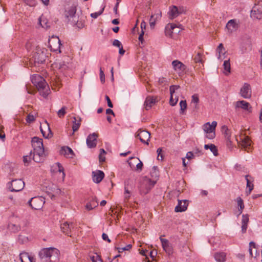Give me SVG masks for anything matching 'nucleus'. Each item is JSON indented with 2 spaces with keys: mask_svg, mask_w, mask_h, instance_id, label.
Returning a JSON list of instances; mask_svg holds the SVG:
<instances>
[{
  "mask_svg": "<svg viewBox=\"0 0 262 262\" xmlns=\"http://www.w3.org/2000/svg\"><path fill=\"white\" fill-rule=\"evenodd\" d=\"M24 186L25 183L21 179H15L9 183V188L12 192H18L21 191Z\"/></svg>",
  "mask_w": 262,
  "mask_h": 262,
  "instance_id": "6",
  "label": "nucleus"
},
{
  "mask_svg": "<svg viewBox=\"0 0 262 262\" xmlns=\"http://www.w3.org/2000/svg\"><path fill=\"white\" fill-rule=\"evenodd\" d=\"M38 255L42 262H58L59 251L55 248H43L39 251Z\"/></svg>",
  "mask_w": 262,
  "mask_h": 262,
  "instance_id": "2",
  "label": "nucleus"
},
{
  "mask_svg": "<svg viewBox=\"0 0 262 262\" xmlns=\"http://www.w3.org/2000/svg\"><path fill=\"white\" fill-rule=\"evenodd\" d=\"M21 262H34L33 257L27 252L21 253L19 255Z\"/></svg>",
  "mask_w": 262,
  "mask_h": 262,
  "instance_id": "26",
  "label": "nucleus"
},
{
  "mask_svg": "<svg viewBox=\"0 0 262 262\" xmlns=\"http://www.w3.org/2000/svg\"><path fill=\"white\" fill-rule=\"evenodd\" d=\"M179 88H180V86L179 85H171L170 86V88H169V91H170V95H173V93H174L175 91L176 90H178Z\"/></svg>",
  "mask_w": 262,
  "mask_h": 262,
  "instance_id": "49",
  "label": "nucleus"
},
{
  "mask_svg": "<svg viewBox=\"0 0 262 262\" xmlns=\"http://www.w3.org/2000/svg\"><path fill=\"white\" fill-rule=\"evenodd\" d=\"M240 93L241 96L244 98H250L251 96V89L250 84L245 83L241 89Z\"/></svg>",
  "mask_w": 262,
  "mask_h": 262,
  "instance_id": "11",
  "label": "nucleus"
},
{
  "mask_svg": "<svg viewBox=\"0 0 262 262\" xmlns=\"http://www.w3.org/2000/svg\"><path fill=\"white\" fill-rule=\"evenodd\" d=\"M135 137L138 138L142 143L148 145L150 134L147 130L139 129L136 133Z\"/></svg>",
  "mask_w": 262,
  "mask_h": 262,
  "instance_id": "7",
  "label": "nucleus"
},
{
  "mask_svg": "<svg viewBox=\"0 0 262 262\" xmlns=\"http://www.w3.org/2000/svg\"><path fill=\"white\" fill-rule=\"evenodd\" d=\"M97 137L98 135L95 133L90 134L88 136L86 139V144L89 148H94L96 146Z\"/></svg>",
  "mask_w": 262,
  "mask_h": 262,
  "instance_id": "10",
  "label": "nucleus"
},
{
  "mask_svg": "<svg viewBox=\"0 0 262 262\" xmlns=\"http://www.w3.org/2000/svg\"><path fill=\"white\" fill-rule=\"evenodd\" d=\"M49 47L51 48V50L55 52H58L60 53V40L58 37L55 38V40H49Z\"/></svg>",
  "mask_w": 262,
  "mask_h": 262,
  "instance_id": "12",
  "label": "nucleus"
},
{
  "mask_svg": "<svg viewBox=\"0 0 262 262\" xmlns=\"http://www.w3.org/2000/svg\"><path fill=\"white\" fill-rule=\"evenodd\" d=\"M156 183V180H151L150 179L147 178L146 177L144 178L143 180L142 185H145L146 192L145 193H147L151 188L155 185Z\"/></svg>",
  "mask_w": 262,
  "mask_h": 262,
  "instance_id": "19",
  "label": "nucleus"
},
{
  "mask_svg": "<svg viewBox=\"0 0 262 262\" xmlns=\"http://www.w3.org/2000/svg\"><path fill=\"white\" fill-rule=\"evenodd\" d=\"M26 121L28 122V123H31L33 121H34L35 120V118L34 117V116L31 114H29L28 115V116H27V118H26Z\"/></svg>",
  "mask_w": 262,
  "mask_h": 262,
  "instance_id": "53",
  "label": "nucleus"
},
{
  "mask_svg": "<svg viewBox=\"0 0 262 262\" xmlns=\"http://www.w3.org/2000/svg\"><path fill=\"white\" fill-rule=\"evenodd\" d=\"M178 101V98H176L174 99L173 98V95H170L169 103L171 106H174Z\"/></svg>",
  "mask_w": 262,
  "mask_h": 262,
  "instance_id": "52",
  "label": "nucleus"
},
{
  "mask_svg": "<svg viewBox=\"0 0 262 262\" xmlns=\"http://www.w3.org/2000/svg\"><path fill=\"white\" fill-rule=\"evenodd\" d=\"M98 205V202L96 197H92L86 203L85 208L88 210H91Z\"/></svg>",
  "mask_w": 262,
  "mask_h": 262,
  "instance_id": "21",
  "label": "nucleus"
},
{
  "mask_svg": "<svg viewBox=\"0 0 262 262\" xmlns=\"http://www.w3.org/2000/svg\"><path fill=\"white\" fill-rule=\"evenodd\" d=\"M248 175L245 176V179L247 182V188H248V189H249V191L251 192L253 189L254 185L252 183L250 182V180L248 179Z\"/></svg>",
  "mask_w": 262,
  "mask_h": 262,
  "instance_id": "45",
  "label": "nucleus"
},
{
  "mask_svg": "<svg viewBox=\"0 0 262 262\" xmlns=\"http://www.w3.org/2000/svg\"><path fill=\"white\" fill-rule=\"evenodd\" d=\"M226 28L231 33L237 29V24L234 19H231L227 23Z\"/></svg>",
  "mask_w": 262,
  "mask_h": 262,
  "instance_id": "25",
  "label": "nucleus"
},
{
  "mask_svg": "<svg viewBox=\"0 0 262 262\" xmlns=\"http://www.w3.org/2000/svg\"><path fill=\"white\" fill-rule=\"evenodd\" d=\"M100 79L102 83L105 82V75L101 68H100Z\"/></svg>",
  "mask_w": 262,
  "mask_h": 262,
  "instance_id": "54",
  "label": "nucleus"
},
{
  "mask_svg": "<svg viewBox=\"0 0 262 262\" xmlns=\"http://www.w3.org/2000/svg\"><path fill=\"white\" fill-rule=\"evenodd\" d=\"M178 28V26L174 24H168L165 27V33L166 36H171L174 30Z\"/></svg>",
  "mask_w": 262,
  "mask_h": 262,
  "instance_id": "24",
  "label": "nucleus"
},
{
  "mask_svg": "<svg viewBox=\"0 0 262 262\" xmlns=\"http://www.w3.org/2000/svg\"><path fill=\"white\" fill-rule=\"evenodd\" d=\"M8 228L10 230L13 232H17L20 230V227L19 226L13 224H9Z\"/></svg>",
  "mask_w": 262,
  "mask_h": 262,
  "instance_id": "41",
  "label": "nucleus"
},
{
  "mask_svg": "<svg viewBox=\"0 0 262 262\" xmlns=\"http://www.w3.org/2000/svg\"><path fill=\"white\" fill-rule=\"evenodd\" d=\"M156 102V98L151 96L146 97L144 102V107L146 110H149Z\"/></svg>",
  "mask_w": 262,
  "mask_h": 262,
  "instance_id": "22",
  "label": "nucleus"
},
{
  "mask_svg": "<svg viewBox=\"0 0 262 262\" xmlns=\"http://www.w3.org/2000/svg\"><path fill=\"white\" fill-rule=\"evenodd\" d=\"M169 17L171 19L178 16L179 15V14L178 12V7H177L176 6H173L171 8V9L169 12Z\"/></svg>",
  "mask_w": 262,
  "mask_h": 262,
  "instance_id": "28",
  "label": "nucleus"
},
{
  "mask_svg": "<svg viewBox=\"0 0 262 262\" xmlns=\"http://www.w3.org/2000/svg\"><path fill=\"white\" fill-rule=\"evenodd\" d=\"M150 176L151 178L155 179L159 177V171L157 166H154L152 167L150 171Z\"/></svg>",
  "mask_w": 262,
  "mask_h": 262,
  "instance_id": "36",
  "label": "nucleus"
},
{
  "mask_svg": "<svg viewBox=\"0 0 262 262\" xmlns=\"http://www.w3.org/2000/svg\"><path fill=\"white\" fill-rule=\"evenodd\" d=\"M64 16L66 21L80 29L84 27L85 17L80 11H77V7L75 5L67 8L64 12Z\"/></svg>",
  "mask_w": 262,
  "mask_h": 262,
  "instance_id": "1",
  "label": "nucleus"
},
{
  "mask_svg": "<svg viewBox=\"0 0 262 262\" xmlns=\"http://www.w3.org/2000/svg\"><path fill=\"white\" fill-rule=\"evenodd\" d=\"M204 148L205 149H209L210 151L213 153V155L217 156L218 155V150L215 145L213 144H205L204 145Z\"/></svg>",
  "mask_w": 262,
  "mask_h": 262,
  "instance_id": "30",
  "label": "nucleus"
},
{
  "mask_svg": "<svg viewBox=\"0 0 262 262\" xmlns=\"http://www.w3.org/2000/svg\"><path fill=\"white\" fill-rule=\"evenodd\" d=\"M28 204L35 210L41 209L45 203V199L42 196L32 198L29 201Z\"/></svg>",
  "mask_w": 262,
  "mask_h": 262,
  "instance_id": "5",
  "label": "nucleus"
},
{
  "mask_svg": "<svg viewBox=\"0 0 262 262\" xmlns=\"http://www.w3.org/2000/svg\"><path fill=\"white\" fill-rule=\"evenodd\" d=\"M226 254L224 252L216 253L214 258L218 262H224L226 260Z\"/></svg>",
  "mask_w": 262,
  "mask_h": 262,
  "instance_id": "31",
  "label": "nucleus"
},
{
  "mask_svg": "<svg viewBox=\"0 0 262 262\" xmlns=\"http://www.w3.org/2000/svg\"><path fill=\"white\" fill-rule=\"evenodd\" d=\"M188 205V201L187 200H178V204L174 208L176 212H181L185 211L187 209Z\"/></svg>",
  "mask_w": 262,
  "mask_h": 262,
  "instance_id": "13",
  "label": "nucleus"
},
{
  "mask_svg": "<svg viewBox=\"0 0 262 262\" xmlns=\"http://www.w3.org/2000/svg\"><path fill=\"white\" fill-rule=\"evenodd\" d=\"M224 73L225 75H228L230 73V63L229 59L225 60L223 64Z\"/></svg>",
  "mask_w": 262,
  "mask_h": 262,
  "instance_id": "34",
  "label": "nucleus"
},
{
  "mask_svg": "<svg viewBox=\"0 0 262 262\" xmlns=\"http://www.w3.org/2000/svg\"><path fill=\"white\" fill-rule=\"evenodd\" d=\"M199 99L196 95H193L192 96L191 104H193L194 110H197L199 108L198 103H199Z\"/></svg>",
  "mask_w": 262,
  "mask_h": 262,
  "instance_id": "35",
  "label": "nucleus"
},
{
  "mask_svg": "<svg viewBox=\"0 0 262 262\" xmlns=\"http://www.w3.org/2000/svg\"><path fill=\"white\" fill-rule=\"evenodd\" d=\"M249 252L251 257L255 258L259 255V253H257L256 244L254 242H250L249 243Z\"/></svg>",
  "mask_w": 262,
  "mask_h": 262,
  "instance_id": "23",
  "label": "nucleus"
},
{
  "mask_svg": "<svg viewBox=\"0 0 262 262\" xmlns=\"http://www.w3.org/2000/svg\"><path fill=\"white\" fill-rule=\"evenodd\" d=\"M48 51L45 48H36L35 52L33 55V58L35 63L41 64L43 63L47 57Z\"/></svg>",
  "mask_w": 262,
  "mask_h": 262,
  "instance_id": "4",
  "label": "nucleus"
},
{
  "mask_svg": "<svg viewBox=\"0 0 262 262\" xmlns=\"http://www.w3.org/2000/svg\"><path fill=\"white\" fill-rule=\"evenodd\" d=\"M113 45L114 46H116V47H117L118 48H120V47H121L122 46L121 43V42L119 40H118V39H115L113 41Z\"/></svg>",
  "mask_w": 262,
  "mask_h": 262,
  "instance_id": "59",
  "label": "nucleus"
},
{
  "mask_svg": "<svg viewBox=\"0 0 262 262\" xmlns=\"http://www.w3.org/2000/svg\"><path fill=\"white\" fill-rule=\"evenodd\" d=\"M105 99L107 101V105L111 107V108H112L113 107V103H112L111 101V99H110L109 97L107 96V95H106L105 96Z\"/></svg>",
  "mask_w": 262,
  "mask_h": 262,
  "instance_id": "61",
  "label": "nucleus"
},
{
  "mask_svg": "<svg viewBox=\"0 0 262 262\" xmlns=\"http://www.w3.org/2000/svg\"><path fill=\"white\" fill-rule=\"evenodd\" d=\"M124 189H125V196H124L125 200H128L130 198V195H129L130 194V191L128 190V188L126 186H125Z\"/></svg>",
  "mask_w": 262,
  "mask_h": 262,
  "instance_id": "58",
  "label": "nucleus"
},
{
  "mask_svg": "<svg viewBox=\"0 0 262 262\" xmlns=\"http://www.w3.org/2000/svg\"><path fill=\"white\" fill-rule=\"evenodd\" d=\"M39 24L42 28H48L50 26L48 25V21L42 16H41L38 19Z\"/></svg>",
  "mask_w": 262,
  "mask_h": 262,
  "instance_id": "39",
  "label": "nucleus"
},
{
  "mask_svg": "<svg viewBox=\"0 0 262 262\" xmlns=\"http://www.w3.org/2000/svg\"><path fill=\"white\" fill-rule=\"evenodd\" d=\"M251 17L256 19H260L262 17V0L259 1L258 3L253 7L251 11Z\"/></svg>",
  "mask_w": 262,
  "mask_h": 262,
  "instance_id": "8",
  "label": "nucleus"
},
{
  "mask_svg": "<svg viewBox=\"0 0 262 262\" xmlns=\"http://www.w3.org/2000/svg\"><path fill=\"white\" fill-rule=\"evenodd\" d=\"M57 165H58V171L60 172H61L62 173V176H63V177L64 178L65 177V173L64 172V168H63V167L62 166L61 164L59 163H57Z\"/></svg>",
  "mask_w": 262,
  "mask_h": 262,
  "instance_id": "60",
  "label": "nucleus"
},
{
  "mask_svg": "<svg viewBox=\"0 0 262 262\" xmlns=\"http://www.w3.org/2000/svg\"><path fill=\"white\" fill-rule=\"evenodd\" d=\"M73 228V224L72 223L70 224L68 222H64L60 225V228L62 232L68 236H70V233H71V229Z\"/></svg>",
  "mask_w": 262,
  "mask_h": 262,
  "instance_id": "16",
  "label": "nucleus"
},
{
  "mask_svg": "<svg viewBox=\"0 0 262 262\" xmlns=\"http://www.w3.org/2000/svg\"><path fill=\"white\" fill-rule=\"evenodd\" d=\"M224 50L225 49H224L223 45L222 43H220L217 48V51L219 53V58L221 57V53H222V50Z\"/></svg>",
  "mask_w": 262,
  "mask_h": 262,
  "instance_id": "56",
  "label": "nucleus"
},
{
  "mask_svg": "<svg viewBox=\"0 0 262 262\" xmlns=\"http://www.w3.org/2000/svg\"><path fill=\"white\" fill-rule=\"evenodd\" d=\"M186 11V9L183 7H180L178 8V12L179 15L182 13H185Z\"/></svg>",
  "mask_w": 262,
  "mask_h": 262,
  "instance_id": "62",
  "label": "nucleus"
},
{
  "mask_svg": "<svg viewBox=\"0 0 262 262\" xmlns=\"http://www.w3.org/2000/svg\"><path fill=\"white\" fill-rule=\"evenodd\" d=\"M222 132L224 134L225 139H228L230 138L231 133L227 126L224 125L222 127Z\"/></svg>",
  "mask_w": 262,
  "mask_h": 262,
  "instance_id": "38",
  "label": "nucleus"
},
{
  "mask_svg": "<svg viewBox=\"0 0 262 262\" xmlns=\"http://www.w3.org/2000/svg\"><path fill=\"white\" fill-rule=\"evenodd\" d=\"M251 145V140L248 137H246L244 140L242 141V145L245 148V150H247V148H249V146Z\"/></svg>",
  "mask_w": 262,
  "mask_h": 262,
  "instance_id": "37",
  "label": "nucleus"
},
{
  "mask_svg": "<svg viewBox=\"0 0 262 262\" xmlns=\"http://www.w3.org/2000/svg\"><path fill=\"white\" fill-rule=\"evenodd\" d=\"M31 81L36 87L40 95L47 98L50 92V90L45 79L38 74H34L31 77Z\"/></svg>",
  "mask_w": 262,
  "mask_h": 262,
  "instance_id": "3",
  "label": "nucleus"
},
{
  "mask_svg": "<svg viewBox=\"0 0 262 262\" xmlns=\"http://www.w3.org/2000/svg\"><path fill=\"white\" fill-rule=\"evenodd\" d=\"M24 2L30 7L35 6L36 5V0H23Z\"/></svg>",
  "mask_w": 262,
  "mask_h": 262,
  "instance_id": "48",
  "label": "nucleus"
},
{
  "mask_svg": "<svg viewBox=\"0 0 262 262\" xmlns=\"http://www.w3.org/2000/svg\"><path fill=\"white\" fill-rule=\"evenodd\" d=\"M172 66L174 70L178 72H183L186 69V66L178 60H173Z\"/></svg>",
  "mask_w": 262,
  "mask_h": 262,
  "instance_id": "15",
  "label": "nucleus"
},
{
  "mask_svg": "<svg viewBox=\"0 0 262 262\" xmlns=\"http://www.w3.org/2000/svg\"><path fill=\"white\" fill-rule=\"evenodd\" d=\"M194 60L196 63H202V54L200 53H198L194 57Z\"/></svg>",
  "mask_w": 262,
  "mask_h": 262,
  "instance_id": "47",
  "label": "nucleus"
},
{
  "mask_svg": "<svg viewBox=\"0 0 262 262\" xmlns=\"http://www.w3.org/2000/svg\"><path fill=\"white\" fill-rule=\"evenodd\" d=\"M105 6H104L103 8L98 12L93 13L91 14V16L93 18H97L99 16L101 15L105 9Z\"/></svg>",
  "mask_w": 262,
  "mask_h": 262,
  "instance_id": "44",
  "label": "nucleus"
},
{
  "mask_svg": "<svg viewBox=\"0 0 262 262\" xmlns=\"http://www.w3.org/2000/svg\"><path fill=\"white\" fill-rule=\"evenodd\" d=\"M203 130L207 134L206 138L209 139H213L215 137V131L210 126V123L207 122L203 125Z\"/></svg>",
  "mask_w": 262,
  "mask_h": 262,
  "instance_id": "9",
  "label": "nucleus"
},
{
  "mask_svg": "<svg viewBox=\"0 0 262 262\" xmlns=\"http://www.w3.org/2000/svg\"><path fill=\"white\" fill-rule=\"evenodd\" d=\"M237 202L238 207L244 205L243 200L241 197H238L237 198Z\"/></svg>",
  "mask_w": 262,
  "mask_h": 262,
  "instance_id": "64",
  "label": "nucleus"
},
{
  "mask_svg": "<svg viewBox=\"0 0 262 262\" xmlns=\"http://www.w3.org/2000/svg\"><path fill=\"white\" fill-rule=\"evenodd\" d=\"M60 154L69 158H73L74 154L72 149L68 146H63L60 150Z\"/></svg>",
  "mask_w": 262,
  "mask_h": 262,
  "instance_id": "20",
  "label": "nucleus"
},
{
  "mask_svg": "<svg viewBox=\"0 0 262 262\" xmlns=\"http://www.w3.org/2000/svg\"><path fill=\"white\" fill-rule=\"evenodd\" d=\"M132 247V245L128 244V245H126L125 247H124L123 248H118V252H122L123 251L129 250V249H131Z\"/></svg>",
  "mask_w": 262,
  "mask_h": 262,
  "instance_id": "55",
  "label": "nucleus"
},
{
  "mask_svg": "<svg viewBox=\"0 0 262 262\" xmlns=\"http://www.w3.org/2000/svg\"><path fill=\"white\" fill-rule=\"evenodd\" d=\"M73 126H72V129H73V134H74V133L78 130L79 129L80 124H81V118H79L78 120H77L76 118L75 117H73Z\"/></svg>",
  "mask_w": 262,
  "mask_h": 262,
  "instance_id": "27",
  "label": "nucleus"
},
{
  "mask_svg": "<svg viewBox=\"0 0 262 262\" xmlns=\"http://www.w3.org/2000/svg\"><path fill=\"white\" fill-rule=\"evenodd\" d=\"M102 238L104 241H107L108 243H111V240L108 238V235L106 234L103 233L102 235Z\"/></svg>",
  "mask_w": 262,
  "mask_h": 262,
  "instance_id": "63",
  "label": "nucleus"
},
{
  "mask_svg": "<svg viewBox=\"0 0 262 262\" xmlns=\"http://www.w3.org/2000/svg\"><path fill=\"white\" fill-rule=\"evenodd\" d=\"M32 151L31 150L30 152L29 155L24 156L23 157V162L25 163V165L26 166H28L29 162L31 161V159H32Z\"/></svg>",
  "mask_w": 262,
  "mask_h": 262,
  "instance_id": "43",
  "label": "nucleus"
},
{
  "mask_svg": "<svg viewBox=\"0 0 262 262\" xmlns=\"http://www.w3.org/2000/svg\"><path fill=\"white\" fill-rule=\"evenodd\" d=\"M47 130L48 132V133H47L46 131L43 130L41 126H40V132H41V134H42V136H43L44 138H49L52 136V134L51 130L49 127V124H47Z\"/></svg>",
  "mask_w": 262,
  "mask_h": 262,
  "instance_id": "32",
  "label": "nucleus"
},
{
  "mask_svg": "<svg viewBox=\"0 0 262 262\" xmlns=\"http://www.w3.org/2000/svg\"><path fill=\"white\" fill-rule=\"evenodd\" d=\"M33 153H38V154H45L43 144H41L40 146L39 145L38 146L34 145Z\"/></svg>",
  "mask_w": 262,
  "mask_h": 262,
  "instance_id": "40",
  "label": "nucleus"
},
{
  "mask_svg": "<svg viewBox=\"0 0 262 262\" xmlns=\"http://www.w3.org/2000/svg\"><path fill=\"white\" fill-rule=\"evenodd\" d=\"M45 154H38V153H33L32 158L33 160L37 163H40L43 161L44 160Z\"/></svg>",
  "mask_w": 262,
  "mask_h": 262,
  "instance_id": "29",
  "label": "nucleus"
},
{
  "mask_svg": "<svg viewBox=\"0 0 262 262\" xmlns=\"http://www.w3.org/2000/svg\"><path fill=\"white\" fill-rule=\"evenodd\" d=\"M162 152V148H159L157 149V154H158L157 159L158 160H160L162 161L163 159V156L161 154Z\"/></svg>",
  "mask_w": 262,
  "mask_h": 262,
  "instance_id": "50",
  "label": "nucleus"
},
{
  "mask_svg": "<svg viewBox=\"0 0 262 262\" xmlns=\"http://www.w3.org/2000/svg\"><path fill=\"white\" fill-rule=\"evenodd\" d=\"M180 113L181 114H184L185 110L187 108V103L186 100H181L180 102Z\"/></svg>",
  "mask_w": 262,
  "mask_h": 262,
  "instance_id": "42",
  "label": "nucleus"
},
{
  "mask_svg": "<svg viewBox=\"0 0 262 262\" xmlns=\"http://www.w3.org/2000/svg\"><path fill=\"white\" fill-rule=\"evenodd\" d=\"M160 240L162 243V246L164 250L168 254L170 255L173 252V249L172 246L169 243L167 239L163 238L161 236L160 237Z\"/></svg>",
  "mask_w": 262,
  "mask_h": 262,
  "instance_id": "14",
  "label": "nucleus"
},
{
  "mask_svg": "<svg viewBox=\"0 0 262 262\" xmlns=\"http://www.w3.org/2000/svg\"><path fill=\"white\" fill-rule=\"evenodd\" d=\"M104 177V173L101 170H97L92 172V178L96 183H99Z\"/></svg>",
  "mask_w": 262,
  "mask_h": 262,
  "instance_id": "17",
  "label": "nucleus"
},
{
  "mask_svg": "<svg viewBox=\"0 0 262 262\" xmlns=\"http://www.w3.org/2000/svg\"><path fill=\"white\" fill-rule=\"evenodd\" d=\"M91 260L92 262H102V259L98 255H97L96 256H93L91 257Z\"/></svg>",
  "mask_w": 262,
  "mask_h": 262,
  "instance_id": "57",
  "label": "nucleus"
},
{
  "mask_svg": "<svg viewBox=\"0 0 262 262\" xmlns=\"http://www.w3.org/2000/svg\"><path fill=\"white\" fill-rule=\"evenodd\" d=\"M31 142L33 148L34 147V145H35V146H38L39 145L40 146L41 144H43L42 140L37 137H34L32 138Z\"/></svg>",
  "mask_w": 262,
  "mask_h": 262,
  "instance_id": "33",
  "label": "nucleus"
},
{
  "mask_svg": "<svg viewBox=\"0 0 262 262\" xmlns=\"http://www.w3.org/2000/svg\"><path fill=\"white\" fill-rule=\"evenodd\" d=\"M249 222V215L248 214H243L242 215V224H248Z\"/></svg>",
  "mask_w": 262,
  "mask_h": 262,
  "instance_id": "51",
  "label": "nucleus"
},
{
  "mask_svg": "<svg viewBox=\"0 0 262 262\" xmlns=\"http://www.w3.org/2000/svg\"><path fill=\"white\" fill-rule=\"evenodd\" d=\"M66 108H67V107L66 106H63L60 110H59L58 111L57 114H58V116L59 117L62 118L65 115L66 113Z\"/></svg>",
  "mask_w": 262,
  "mask_h": 262,
  "instance_id": "46",
  "label": "nucleus"
},
{
  "mask_svg": "<svg viewBox=\"0 0 262 262\" xmlns=\"http://www.w3.org/2000/svg\"><path fill=\"white\" fill-rule=\"evenodd\" d=\"M235 108L236 109L241 108L244 110L248 111L249 112H252V107L250 106V104L244 100L237 101L236 102Z\"/></svg>",
  "mask_w": 262,
  "mask_h": 262,
  "instance_id": "18",
  "label": "nucleus"
}]
</instances>
